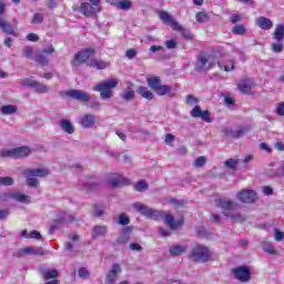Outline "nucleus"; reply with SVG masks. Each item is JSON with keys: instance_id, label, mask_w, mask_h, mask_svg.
Wrapping results in <instances>:
<instances>
[{"instance_id": "nucleus-5", "label": "nucleus", "mask_w": 284, "mask_h": 284, "mask_svg": "<svg viewBox=\"0 0 284 284\" xmlns=\"http://www.w3.org/2000/svg\"><path fill=\"white\" fill-rule=\"evenodd\" d=\"M97 54V50L94 48H89L82 51H79L75 55L74 59L72 60V67L73 68H79V65H82V63H88V60L90 57H94Z\"/></svg>"}, {"instance_id": "nucleus-19", "label": "nucleus", "mask_w": 284, "mask_h": 284, "mask_svg": "<svg viewBox=\"0 0 284 284\" xmlns=\"http://www.w3.org/2000/svg\"><path fill=\"white\" fill-rule=\"evenodd\" d=\"M30 154H32L30 146H18L13 149V159H26Z\"/></svg>"}, {"instance_id": "nucleus-35", "label": "nucleus", "mask_w": 284, "mask_h": 284, "mask_svg": "<svg viewBox=\"0 0 284 284\" xmlns=\"http://www.w3.org/2000/svg\"><path fill=\"white\" fill-rule=\"evenodd\" d=\"M122 99H124V101H132V99H134V89L131 87L124 89Z\"/></svg>"}, {"instance_id": "nucleus-6", "label": "nucleus", "mask_w": 284, "mask_h": 284, "mask_svg": "<svg viewBox=\"0 0 284 284\" xmlns=\"http://www.w3.org/2000/svg\"><path fill=\"white\" fill-rule=\"evenodd\" d=\"M20 85H23L24 88H33L36 92L39 94H45V92H49L50 89L44 83H41L37 80H33L32 78H26L20 82Z\"/></svg>"}, {"instance_id": "nucleus-46", "label": "nucleus", "mask_w": 284, "mask_h": 284, "mask_svg": "<svg viewBox=\"0 0 284 284\" xmlns=\"http://www.w3.org/2000/svg\"><path fill=\"white\" fill-rule=\"evenodd\" d=\"M149 185L145 181H140L135 184L136 192H143V190H148Z\"/></svg>"}, {"instance_id": "nucleus-64", "label": "nucleus", "mask_w": 284, "mask_h": 284, "mask_svg": "<svg viewBox=\"0 0 284 284\" xmlns=\"http://www.w3.org/2000/svg\"><path fill=\"white\" fill-rule=\"evenodd\" d=\"M125 54L128 59H134L136 57V49H129Z\"/></svg>"}, {"instance_id": "nucleus-10", "label": "nucleus", "mask_w": 284, "mask_h": 284, "mask_svg": "<svg viewBox=\"0 0 284 284\" xmlns=\"http://www.w3.org/2000/svg\"><path fill=\"white\" fill-rule=\"evenodd\" d=\"M22 174L26 179H30L32 176H38L40 179H43L50 174V170L45 168L26 169L23 170Z\"/></svg>"}, {"instance_id": "nucleus-52", "label": "nucleus", "mask_w": 284, "mask_h": 284, "mask_svg": "<svg viewBox=\"0 0 284 284\" xmlns=\"http://www.w3.org/2000/svg\"><path fill=\"white\" fill-rule=\"evenodd\" d=\"M245 134V129H239L236 131H231V136H233V139H241V136H243Z\"/></svg>"}, {"instance_id": "nucleus-15", "label": "nucleus", "mask_w": 284, "mask_h": 284, "mask_svg": "<svg viewBox=\"0 0 284 284\" xmlns=\"http://www.w3.org/2000/svg\"><path fill=\"white\" fill-rule=\"evenodd\" d=\"M159 17L163 23L171 26L173 30H181V24L166 11H160Z\"/></svg>"}, {"instance_id": "nucleus-55", "label": "nucleus", "mask_w": 284, "mask_h": 284, "mask_svg": "<svg viewBox=\"0 0 284 284\" xmlns=\"http://www.w3.org/2000/svg\"><path fill=\"white\" fill-rule=\"evenodd\" d=\"M200 119H202V121H206V123H212V118L210 116V111H202Z\"/></svg>"}, {"instance_id": "nucleus-54", "label": "nucleus", "mask_w": 284, "mask_h": 284, "mask_svg": "<svg viewBox=\"0 0 284 284\" xmlns=\"http://www.w3.org/2000/svg\"><path fill=\"white\" fill-rule=\"evenodd\" d=\"M31 23L37 24V23H43V14L41 13H34Z\"/></svg>"}, {"instance_id": "nucleus-4", "label": "nucleus", "mask_w": 284, "mask_h": 284, "mask_svg": "<svg viewBox=\"0 0 284 284\" xmlns=\"http://www.w3.org/2000/svg\"><path fill=\"white\" fill-rule=\"evenodd\" d=\"M214 65H216V57L214 54L202 53L197 57L195 71L207 72V70H212Z\"/></svg>"}, {"instance_id": "nucleus-49", "label": "nucleus", "mask_w": 284, "mask_h": 284, "mask_svg": "<svg viewBox=\"0 0 284 284\" xmlns=\"http://www.w3.org/2000/svg\"><path fill=\"white\" fill-rule=\"evenodd\" d=\"M205 163H207V159H205V156H199L195 160L194 165H195V168H203V165H205Z\"/></svg>"}, {"instance_id": "nucleus-11", "label": "nucleus", "mask_w": 284, "mask_h": 284, "mask_svg": "<svg viewBox=\"0 0 284 284\" xmlns=\"http://www.w3.org/2000/svg\"><path fill=\"white\" fill-rule=\"evenodd\" d=\"M109 185L112 187H121L122 185H130V180L120 174H111L109 176Z\"/></svg>"}, {"instance_id": "nucleus-21", "label": "nucleus", "mask_w": 284, "mask_h": 284, "mask_svg": "<svg viewBox=\"0 0 284 284\" xmlns=\"http://www.w3.org/2000/svg\"><path fill=\"white\" fill-rule=\"evenodd\" d=\"M39 272L41 276L44 278V281H50V278H57L59 276V271H57V268L41 267Z\"/></svg>"}, {"instance_id": "nucleus-31", "label": "nucleus", "mask_w": 284, "mask_h": 284, "mask_svg": "<svg viewBox=\"0 0 284 284\" xmlns=\"http://www.w3.org/2000/svg\"><path fill=\"white\" fill-rule=\"evenodd\" d=\"M186 250H187V247H185V246L173 245L170 247V254L172 256H181V254H183Z\"/></svg>"}, {"instance_id": "nucleus-44", "label": "nucleus", "mask_w": 284, "mask_h": 284, "mask_svg": "<svg viewBox=\"0 0 284 284\" xmlns=\"http://www.w3.org/2000/svg\"><path fill=\"white\" fill-rule=\"evenodd\" d=\"M27 185L29 187H39V179H37V178H27Z\"/></svg>"}, {"instance_id": "nucleus-13", "label": "nucleus", "mask_w": 284, "mask_h": 284, "mask_svg": "<svg viewBox=\"0 0 284 284\" xmlns=\"http://www.w3.org/2000/svg\"><path fill=\"white\" fill-rule=\"evenodd\" d=\"M101 182L97 178H85L84 181L80 180L81 190L85 192H94Z\"/></svg>"}, {"instance_id": "nucleus-23", "label": "nucleus", "mask_w": 284, "mask_h": 284, "mask_svg": "<svg viewBox=\"0 0 284 284\" xmlns=\"http://www.w3.org/2000/svg\"><path fill=\"white\" fill-rule=\"evenodd\" d=\"M0 29L6 34H14V27H12V23L8 22L3 16H0Z\"/></svg>"}, {"instance_id": "nucleus-39", "label": "nucleus", "mask_w": 284, "mask_h": 284, "mask_svg": "<svg viewBox=\"0 0 284 284\" xmlns=\"http://www.w3.org/2000/svg\"><path fill=\"white\" fill-rule=\"evenodd\" d=\"M115 8L119 10H130V8H132V2L130 0H122L118 2Z\"/></svg>"}, {"instance_id": "nucleus-60", "label": "nucleus", "mask_w": 284, "mask_h": 284, "mask_svg": "<svg viewBox=\"0 0 284 284\" xmlns=\"http://www.w3.org/2000/svg\"><path fill=\"white\" fill-rule=\"evenodd\" d=\"M28 239H36L37 241H41V233L39 231H31Z\"/></svg>"}, {"instance_id": "nucleus-51", "label": "nucleus", "mask_w": 284, "mask_h": 284, "mask_svg": "<svg viewBox=\"0 0 284 284\" xmlns=\"http://www.w3.org/2000/svg\"><path fill=\"white\" fill-rule=\"evenodd\" d=\"M36 61H37V63H40V65H43V67L48 65V63H49L48 58H45V55H41V54L36 57Z\"/></svg>"}, {"instance_id": "nucleus-3", "label": "nucleus", "mask_w": 284, "mask_h": 284, "mask_svg": "<svg viewBox=\"0 0 284 284\" xmlns=\"http://www.w3.org/2000/svg\"><path fill=\"white\" fill-rule=\"evenodd\" d=\"M119 85L116 79H110L104 82H100L93 87L94 92H100L101 99H112L113 92L112 89Z\"/></svg>"}, {"instance_id": "nucleus-50", "label": "nucleus", "mask_w": 284, "mask_h": 284, "mask_svg": "<svg viewBox=\"0 0 284 284\" xmlns=\"http://www.w3.org/2000/svg\"><path fill=\"white\" fill-rule=\"evenodd\" d=\"M120 225H130V217L125 213H121L119 217Z\"/></svg>"}, {"instance_id": "nucleus-14", "label": "nucleus", "mask_w": 284, "mask_h": 284, "mask_svg": "<svg viewBox=\"0 0 284 284\" xmlns=\"http://www.w3.org/2000/svg\"><path fill=\"white\" fill-rule=\"evenodd\" d=\"M80 12L84 14V17H95V14L101 12V7H95L94 4L82 2L80 6Z\"/></svg>"}, {"instance_id": "nucleus-22", "label": "nucleus", "mask_w": 284, "mask_h": 284, "mask_svg": "<svg viewBox=\"0 0 284 284\" xmlns=\"http://www.w3.org/2000/svg\"><path fill=\"white\" fill-rule=\"evenodd\" d=\"M94 123H97V116H94L93 114L87 113L80 119V124L82 125V128H92L94 126Z\"/></svg>"}, {"instance_id": "nucleus-8", "label": "nucleus", "mask_w": 284, "mask_h": 284, "mask_svg": "<svg viewBox=\"0 0 284 284\" xmlns=\"http://www.w3.org/2000/svg\"><path fill=\"white\" fill-rule=\"evenodd\" d=\"M232 272H233L234 278H236L241 283H247L250 282V278H252V271H250L247 266H239L236 268H233Z\"/></svg>"}, {"instance_id": "nucleus-37", "label": "nucleus", "mask_w": 284, "mask_h": 284, "mask_svg": "<svg viewBox=\"0 0 284 284\" xmlns=\"http://www.w3.org/2000/svg\"><path fill=\"white\" fill-rule=\"evenodd\" d=\"M128 241H130V235L128 234V231L124 230L116 240V245H123L124 243H128Z\"/></svg>"}, {"instance_id": "nucleus-30", "label": "nucleus", "mask_w": 284, "mask_h": 284, "mask_svg": "<svg viewBox=\"0 0 284 284\" xmlns=\"http://www.w3.org/2000/svg\"><path fill=\"white\" fill-rule=\"evenodd\" d=\"M273 37L275 41H283L284 39V26L283 24H276Z\"/></svg>"}, {"instance_id": "nucleus-56", "label": "nucleus", "mask_w": 284, "mask_h": 284, "mask_svg": "<svg viewBox=\"0 0 284 284\" xmlns=\"http://www.w3.org/2000/svg\"><path fill=\"white\" fill-rule=\"evenodd\" d=\"M276 114L278 116H284V102H280L276 104Z\"/></svg>"}, {"instance_id": "nucleus-63", "label": "nucleus", "mask_w": 284, "mask_h": 284, "mask_svg": "<svg viewBox=\"0 0 284 284\" xmlns=\"http://www.w3.org/2000/svg\"><path fill=\"white\" fill-rule=\"evenodd\" d=\"M284 233L281 232L278 229H275V241H283Z\"/></svg>"}, {"instance_id": "nucleus-28", "label": "nucleus", "mask_w": 284, "mask_h": 284, "mask_svg": "<svg viewBox=\"0 0 284 284\" xmlns=\"http://www.w3.org/2000/svg\"><path fill=\"white\" fill-rule=\"evenodd\" d=\"M146 83H148L149 88H151V90H153L154 92L156 91V89H159L162 85L161 78H159V77L148 78Z\"/></svg>"}, {"instance_id": "nucleus-29", "label": "nucleus", "mask_w": 284, "mask_h": 284, "mask_svg": "<svg viewBox=\"0 0 284 284\" xmlns=\"http://www.w3.org/2000/svg\"><path fill=\"white\" fill-rule=\"evenodd\" d=\"M60 126L67 134H74V125H72V122H70V120H61Z\"/></svg>"}, {"instance_id": "nucleus-34", "label": "nucleus", "mask_w": 284, "mask_h": 284, "mask_svg": "<svg viewBox=\"0 0 284 284\" xmlns=\"http://www.w3.org/2000/svg\"><path fill=\"white\" fill-rule=\"evenodd\" d=\"M195 21H197V23H207V21H210V16L203 11H200L195 16Z\"/></svg>"}, {"instance_id": "nucleus-2", "label": "nucleus", "mask_w": 284, "mask_h": 284, "mask_svg": "<svg viewBox=\"0 0 284 284\" xmlns=\"http://www.w3.org/2000/svg\"><path fill=\"white\" fill-rule=\"evenodd\" d=\"M212 250L203 244H197L189 254V258L193 263H209V261H212Z\"/></svg>"}, {"instance_id": "nucleus-26", "label": "nucleus", "mask_w": 284, "mask_h": 284, "mask_svg": "<svg viewBox=\"0 0 284 284\" xmlns=\"http://www.w3.org/2000/svg\"><path fill=\"white\" fill-rule=\"evenodd\" d=\"M108 234V226L97 225L93 227L91 236L92 239H99V236H105Z\"/></svg>"}, {"instance_id": "nucleus-58", "label": "nucleus", "mask_w": 284, "mask_h": 284, "mask_svg": "<svg viewBox=\"0 0 284 284\" xmlns=\"http://www.w3.org/2000/svg\"><path fill=\"white\" fill-rule=\"evenodd\" d=\"M272 50H273V52H283V50H284V45H283V43H273L272 44Z\"/></svg>"}, {"instance_id": "nucleus-1", "label": "nucleus", "mask_w": 284, "mask_h": 284, "mask_svg": "<svg viewBox=\"0 0 284 284\" xmlns=\"http://www.w3.org/2000/svg\"><path fill=\"white\" fill-rule=\"evenodd\" d=\"M133 207L139 212V214L145 216L146 219H152L153 221H160L163 219V216H165V225H168L170 230H179L180 227H183V219L174 221V216L170 213L158 211L141 202H135Z\"/></svg>"}, {"instance_id": "nucleus-20", "label": "nucleus", "mask_w": 284, "mask_h": 284, "mask_svg": "<svg viewBox=\"0 0 284 284\" xmlns=\"http://www.w3.org/2000/svg\"><path fill=\"white\" fill-rule=\"evenodd\" d=\"M255 23L256 26H258V28H261V30H272V28L274 27V23L272 22V20L265 17L256 18Z\"/></svg>"}, {"instance_id": "nucleus-24", "label": "nucleus", "mask_w": 284, "mask_h": 284, "mask_svg": "<svg viewBox=\"0 0 284 284\" xmlns=\"http://www.w3.org/2000/svg\"><path fill=\"white\" fill-rule=\"evenodd\" d=\"M87 65H89L90 68H97L98 70H105V68L110 67V63L103 60L91 59L87 62Z\"/></svg>"}, {"instance_id": "nucleus-38", "label": "nucleus", "mask_w": 284, "mask_h": 284, "mask_svg": "<svg viewBox=\"0 0 284 284\" xmlns=\"http://www.w3.org/2000/svg\"><path fill=\"white\" fill-rule=\"evenodd\" d=\"M173 30H175L176 32H181L183 39H185L186 41H192V33H190V31H187L181 24H180V29H173Z\"/></svg>"}, {"instance_id": "nucleus-42", "label": "nucleus", "mask_w": 284, "mask_h": 284, "mask_svg": "<svg viewBox=\"0 0 284 284\" xmlns=\"http://www.w3.org/2000/svg\"><path fill=\"white\" fill-rule=\"evenodd\" d=\"M2 159H14V149L0 151Z\"/></svg>"}, {"instance_id": "nucleus-7", "label": "nucleus", "mask_w": 284, "mask_h": 284, "mask_svg": "<svg viewBox=\"0 0 284 284\" xmlns=\"http://www.w3.org/2000/svg\"><path fill=\"white\" fill-rule=\"evenodd\" d=\"M216 207H221L222 212H234L239 209V203L227 197H220L215 200Z\"/></svg>"}, {"instance_id": "nucleus-57", "label": "nucleus", "mask_w": 284, "mask_h": 284, "mask_svg": "<svg viewBox=\"0 0 284 284\" xmlns=\"http://www.w3.org/2000/svg\"><path fill=\"white\" fill-rule=\"evenodd\" d=\"M234 70V60H229L224 65L225 72H232Z\"/></svg>"}, {"instance_id": "nucleus-33", "label": "nucleus", "mask_w": 284, "mask_h": 284, "mask_svg": "<svg viewBox=\"0 0 284 284\" xmlns=\"http://www.w3.org/2000/svg\"><path fill=\"white\" fill-rule=\"evenodd\" d=\"M172 92V87L160 84V88L155 89V94L159 97H165Z\"/></svg>"}, {"instance_id": "nucleus-12", "label": "nucleus", "mask_w": 284, "mask_h": 284, "mask_svg": "<svg viewBox=\"0 0 284 284\" xmlns=\"http://www.w3.org/2000/svg\"><path fill=\"white\" fill-rule=\"evenodd\" d=\"M65 95L70 97V99H75V101H80L81 103L90 102V94L81 90H69L65 92Z\"/></svg>"}, {"instance_id": "nucleus-43", "label": "nucleus", "mask_w": 284, "mask_h": 284, "mask_svg": "<svg viewBox=\"0 0 284 284\" xmlns=\"http://www.w3.org/2000/svg\"><path fill=\"white\" fill-rule=\"evenodd\" d=\"M232 32H233V34L243 36V34H245L246 30L243 24H239V26L233 27Z\"/></svg>"}, {"instance_id": "nucleus-40", "label": "nucleus", "mask_w": 284, "mask_h": 284, "mask_svg": "<svg viewBox=\"0 0 284 284\" xmlns=\"http://www.w3.org/2000/svg\"><path fill=\"white\" fill-rule=\"evenodd\" d=\"M241 163L240 159H229L224 162V165L226 168H230L231 170H236V165Z\"/></svg>"}, {"instance_id": "nucleus-16", "label": "nucleus", "mask_w": 284, "mask_h": 284, "mask_svg": "<svg viewBox=\"0 0 284 284\" xmlns=\"http://www.w3.org/2000/svg\"><path fill=\"white\" fill-rule=\"evenodd\" d=\"M237 199L242 203H254V201H256V192L244 189L237 193Z\"/></svg>"}, {"instance_id": "nucleus-17", "label": "nucleus", "mask_w": 284, "mask_h": 284, "mask_svg": "<svg viewBox=\"0 0 284 284\" xmlns=\"http://www.w3.org/2000/svg\"><path fill=\"white\" fill-rule=\"evenodd\" d=\"M121 265L119 264H113L112 268L108 272L106 278H105V284H114L116 281V277L119 274H121Z\"/></svg>"}, {"instance_id": "nucleus-61", "label": "nucleus", "mask_w": 284, "mask_h": 284, "mask_svg": "<svg viewBox=\"0 0 284 284\" xmlns=\"http://www.w3.org/2000/svg\"><path fill=\"white\" fill-rule=\"evenodd\" d=\"M79 276L81 278H88L90 276V272L87 271L85 267H82V268L79 270Z\"/></svg>"}, {"instance_id": "nucleus-27", "label": "nucleus", "mask_w": 284, "mask_h": 284, "mask_svg": "<svg viewBox=\"0 0 284 284\" xmlns=\"http://www.w3.org/2000/svg\"><path fill=\"white\" fill-rule=\"evenodd\" d=\"M138 94H140V97H142V99H146V101H152V99H154V93H152V91L148 90V87H139Z\"/></svg>"}, {"instance_id": "nucleus-53", "label": "nucleus", "mask_w": 284, "mask_h": 284, "mask_svg": "<svg viewBox=\"0 0 284 284\" xmlns=\"http://www.w3.org/2000/svg\"><path fill=\"white\" fill-rule=\"evenodd\" d=\"M12 199H14L16 201H19L20 203H26V201H28V195L14 193L12 194Z\"/></svg>"}, {"instance_id": "nucleus-59", "label": "nucleus", "mask_w": 284, "mask_h": 284, "mask_svg": "<svg viewBox=\"0 0 284 284\" xmlns=\"http://www.w3.org/2000/svg\"><path fill=\"white\" fill-rule=\"evenodd\" d=\"M185 101L189 105H194V103H199V99L194 98V95H186Z\"/></svg>"}, {"instance_id": "nucleus-47", "label": "nucleus", "mask_w": 284, "mask_h": 284, "mask_svg": "<svg viewBox=\"0 0 284 284\" xmlns=\"http://www.w3.org/2000/svg\"><path fill=\"white\" fill-rule=\"evenodd\" d=\"M165 45L169 50H174L179 45V42L176 39H171L165 41Z\"/></svg>"}, {"instance_id": "nucleus-41", "label": "nucleus", "mask_w": 284, "mask_h": 284, "mask_svg": "<svg viewBox=\"0 0 284 284\" xmlns=\"http://www.w3.org/2000/svg\"><path fill=\"white\" fill-rule=\"evenodd\" d=\"M0 185H14V179L11 176H0Z\"/></svg>"}, {"instance_id": "nucleus-9", "label": "nucleus", "mask_w": 284, "mask_h": 284, "mask_svg": "<svg viewBox=\"0 0 284 284\" xmlns=\"http://www.w3.org/2000/svg\"><path fill=\"white\" fill-rule=\"evenodd\" d=\"M45 254V252L43 251L42 247H36V246H29V247H24V248H21L19 250L17 253H16V256L18 258H23V256H27V255H38V256H43Z\"/></svg>"}, {"instance_id": "nucleus-32", "label": "nucleus", "mask_w": 284, "mask_h": 284, "mask_svg": "<svg viewBox=\"0 0 284 284\" xmlns=\"http://www.w3.org/2000/svg\"><path fill=\"white\" fill-rule=\"evenodd\" d=\"M17 110H18L17 105L9 104V105L1 106L0 112L1 114H4V115L17 114Z\"/></svg>"}, {"instance_id": "nucleus-25", "label": "nucleus", "mask_w": 284, "mask_h": 284, "mask_svg": "<svg viewBox=\"0 0 284 284\" xmlns=\"http://www.w3.org/2000/svg\"><path fill=\"white\" fill-rule=\"evenodd\" d=\"M237 88L240 92H243V94H250V92H252V80H241Z\"/></svg>"}, {"instance_id": "nucleus-45", "label": "nucleus", "mask_w": 284, "mask_h": 284, "mask_svg": "<svg viewBox=\"0 0 284 284\" xmlns=\"http://www.w3.org/2000/svg\"><path fill=\"white\" fill-rule=\"evenodd\" d=\"M203 113V110H201V106L196 105L192 111H191V116L193 119H201V114Z\"/></svg>"}, {"instance_id": "nucleus-18", "label": "nucleus", "mask_w": 284, "mask_h": 284, "mask_svg": "<svg viewBox=\"0 0 284 284\" xmlns=\"http://www.w3.org/2000/svg\"><path fill=\"white\" fill-rule=\"evenodd\" d=\"M222 214L224 216H226V219H231V221H233V223H245V221H247V216L239 213V212H222Z\"/></svg>"}, {"instance_id": "nucleus-62", "label": "nucleus", "mask_w": 284, "mask_h": 284, "mask_svg": "<svg viewBox=\"0 0 284 284\" xmlns=\"http://www.w3.org/2000/svg\"><path fill=\"white\" fill-rule=\"evenodd\" d=\"M174 139H175V136L172 133H168L165 135V143L168 145H172V143H174Z\"/></svg>"}, {"instance_id": "nucleus-48", "label": "nucleus", "mask_w": 284, "mask_h": 284, "mask_svg": "<svg viewBox=\"0 0 284 284\" xmlns=\"http://www.w3.org/2000/svg\"><path fill=\"white\" fill-rule=\"evenodd\" d=\"M33 50L31 47H24L22 49V57H26L27 59H31L32 54H33Z\"/></svg>"}, {"instance_id": "nucleus-36", "label": "nucleus", "mask_w": 284, "mask_h": 284, "mask_svg": "<svg viewBox=\"0 0 284 284\" xmlns=\"http://www.w3.org/2000/svg\"><path fill=\"white\" fill-rule=\"evenodd\" d=\"M262 248L264 250V252H266V254H276V248L274 247L273 243L263 242Z\"/></svg>"}]
</instances>
